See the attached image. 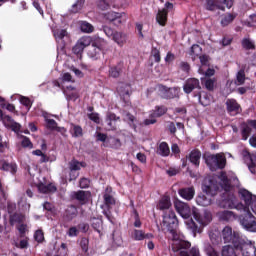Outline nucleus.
I'll use <instances>...</instances> for the list:
<instances>
[{
	"label": "nucleus",
	"instance_id": "12",
	"mask_svg": "<svg viewBox=\"0 0 256 256\" xmlns=\"http://www.w3.org/2000/svg\"><path fill=\"white\" fill-rule=\"evenodd\" d=\"M159 95L162 99H177L179 97V88H168L167 86L160 85L158 87Z\"/></svg>",
	"mask_w": 256,
	"mask_h": 256
},
{
	"label": "nucleus",
	"instance_id": "59",
	"mask_svg": "<svg viewBox=\"0 0 256 256\" xmlns=\"http://www.w3.org/2000/svg\"><path fill=\"white\" fill-rule=\"evenodd\" d=\"M21 145L24 148L28 147L29 149H33V143L31 142V139H29V137H27V136H23Z\"/></svg>",
	"mask_w": 256,
	"mask_h": 256
},
{
	"label": "nucleus",
	"instance_id": "26",
	"mask_svg": "<svg viewBox=\"0 0 256 256\" xmlns=\"http://www.w3.org/2000/svg\"><path fill=\"white\" fill-rule=\"evenodd\" d=\"M239 196L241 201H244L243 206L248 207L255 195H253V193H251L249 190L242 188L239 190Z\"/></svg>",
	"mask_w": 256,
	"mask_h": 256
},
{
	"label": "nucleus",
	"instance_id": "21",
	"mask_svg": "<svg viewBox=\"0 0 256 256\" xmlns=\"http://www.w3.org/2000/svg\"><path fill=\"white\" fill-rule=\"evenodd\" d=\"M104 207H111L115 205V197H113V188L107 186L103 194Z\"/></svg>",
	"mask_w": 256,
	"mask_h": 256
},
{
	"label": "nucleus",
	"instance_id": "35",
	"mask_svg": "<svg viewBox=\"0 0 256 256\" xmlns=\"http://www.w3.org/2000/svg\"><path fill=\"white\" fill-rule=\"evenodd\" d=\"M167 113V107L165 106H155L154 110L150 111L149 117H163Z\"/></svg>",
	"mask_w": 256,
	"mask_h": 256
},
{
	"label": "nucleus",
	"instance_id": "15",
	"mask_svg": "<svg viewBox=\"0 0 256 256\" xmlns=\"http://www.w3.org/2000/svg\"><path fill=\"white\" fill-rule=\"evenodd\" d=\"M73 82V77L71 76V73L66 72L61 75L60 78L53 80L52 85L53 87H57V89H61L62 91H65V85L63 83H71Z\"/></svg>",
	"mask_w": 256,
	"mask_h": 256
},
{
	"label": "nucleus",
	"instance_id": "50",
	"mask_svg": "<svg viewBox=\"0 0 256 256\" xmlns=\"http://www.w3.org/2000/svg\"><path fill=\"white\" fill-rule=\"evenodd\" d=\"M80 29L82 33H93V25H91L89 22H82Z\"/></svg>",
	"mask_w": 256,
	"mask_h": 256
},
{
	"label": "nucleus",
	"instance_id": "23",
	"mask_svg": "<svg viewBox=\"0 0 256 256\" xmlns=\"http://www.w3.org/2000/svg\"><path fill=\"white\" fill-rule=\"evenodd\" d=\"M186 157L194 167L201 165V151L194 149Z\"/></svg>",
	"mask_w": 256,
	"mask_h": 256
},
{
	"label": "nucleus",
	"instance_id": "9",
	"mask_svg": "<svg viewBox=\"0 0 256 256\" xmlns=\"http://www.w3.org/2000/svg\"><path fill=\"white\" fill-rule=\"evenodd\" d=\"M191 242L189 241H179L177 243V249L180 256H201V251L198 246H193L191 249ZM190 249L189 251H187Z\"/></svg>",
	"mask_w": 256,
	"mask_h": 256
},
{
	"label": "nucleus",
	"instance_id": "36",
	"mask_svg": "<svg viewBox=\"0 0 256 256\" xmlns=\"http://www.w3.org/2000/svg\"><path fill=\"white\" fill-rule=\"evenodd\" d=\"M220 221H233L235 220V213L229 210H223L218 213Z\"/></svg>",
	"mask_w": 256,
	"mask_h": 256
},
{
	"label": "nucleus",
	"instance_id": "18",
	"mask_svg": "<svg viewBox=\"0 0 256 256\" xmlns=\"http://www.w3.org/2000/svg\"><path fill=\"white\" fill-rule=\"evenodd\" d=\"M213 196L199 193L196 196V204L199 205V207H209L211 203H213Z\"/></svg>",
	"mask_w": 256,
	"mask_h": 256
},
{
	"label": "nucleus",
	"instance_id": "54",
	"mask_svg": "<svg viewBox=\"0 0 256 256\" xmlns=\"http://www.w3.org/2000/svg\"><path fill=\"white\" fill-rule=\"evenodd\" d=\"M81 163L77 160H72L69 162V171H80Z\"/></svg>",
	"mask_w": 256,
	"mask_h": 256
},
{
	"label": "nucleus",
	"instance_id": "51",
	"mask_svg": "<svg viewBox=\"0 0 256 256\" xmlns=\"http://www.w3.org/2000/svg\"><path fill=\"white\" fill-rule=\"evenodd\" d=\"M34 239L37 243H43L45 241V234L43 233V230H36L34 233Z\"/></svg>",
	"mask_w": 256,
	"mask_h": 256
},
{
	"label": "nucleus",
	"instance_id": "5",
	"mask_svg": "<svg viewBox=\"0 0 256 256\" xmlns=\"http://www.w3.org/2000/svg\"><path fill=\"white\" fill-rule=\"evenodd\" d=\"M163 225L167 228V231L170 233V235H172V238L174 239V241H177V239H179V236L177 235L179 220L177 219V215L175 214V211L170 210L164 213Z\"/></svg>",
	"mask_w": 256,
	"mask_h": 256
},
{
	"label": "nucleus",
	"instance_id": "13",
	"mask_svg": "<svg viewBox=\"0 0 256 256\" xmlns=\"http://www.w3.org/2000/svg\"><path fill=\"white\" fill-rule=\"evenodd\" d=\"M223 5L227 7V9H231L233 7V0H222ZM206 9L207 11H215L217 9H223L219 0H206Z\"/></svg>",
	"mask_w": 256,
	"mask_h": 256
},
{
	"label": "nucleus",
	"instance_id": "7",
	"mask_svg": "<svg viewBox=\"0 0 256 256\" xmlns=\"http://www.w3.org/2000/svg\"><path fill=\"white\" fill-rule=\"evenodd\" d=\"M205 163L210 171H218V169H225L227 165V158L223 154H209L204 157Z\"/></svg>",
	"mask_w": 256,
	"mask_h": 256
},
{
	"label": "nucleus",
	"instance_id": "44",
	"mask_svg": "<svg viewBox=\"0 0 256 256\" xmlns=\"http://www.w3.org/2000/svg\"><path fill=\"white\" fill-rule=\"evenodd\" d=\"M204 253H206L207 256H220L219 252L209 243L204 244Z\"/></svg>",
	"mask_w": 256,
	"mask_h": 256
},
{
	"label": "nucleus",
	"instance_id": "45",
	"mask_svg": "<svg viewBox=\"0 0 256 256\" xmlns=\"http://www.w3.org/2000/svg\"><path fill=\"white\" fill-rule=\"evenodd\" d=\"M203 53V48L199 46V44H194L190 48V56L191 57H199Z\"/></svg>",
	"mask_w": 256,
	"mask_h": 256
},
{
	"label": "nucleus",
	"instance_id": "63",
	"mask_svg": "<svg viewBox=\"0 0 256 256\" xmlns=\"http://www.w3.org/2000/svg\"><path fill=\"white\" fill-rule=\"evenodd\" d=\"M81 189H89V185H91V181L87 178H82L79 182Z\"/></svg>",
	"mask_w": 256,
	"mask_h": 256
},
{
	"label": "nucleus",
	"instance_id": "14",
	"mask_svg": "<svg viewBox=\"0 0 256 256\" xmlns=\"http://www.w3.org/2000/svg\"><path fill=\"white\" fill-rule=\"evenodd\" d=\"M195 89H198L200 91L201 89V82L197 78H188L184 85H183V91L186 95H191Z\"/></svg>",
	"mask_w": 256,
	"mask_h": 256
},
{
	"label": "nucleus",
	"instance_id": "57",
	"mask_svg": "<svg viewBox=\"0 0 256 256\" xmlns=\"http://www.w3.org/2000/svg\"><path fill=\"white\" fill-rule=\"evenodd\" d=\"M88 119H90V121H93V123H96V125H99V123H101V118L99 117V113L97 112L89 113Z\"/></svg>",
	"mask_w": 256,
	"mask_h": 256
},
{
	"label": "nucleus",
	"instance_id": "56",
	"mask_svg": "<svg viewBox=\"0 0 256 256\" xmlns=\"http://www.w3.org/2000/svg\"><path fill=\"white\" fill-rule=\"evenodd\" d=\"M20 103L21 105H24V107H26L27 111H29L31 109V106L33 105V103H31V100L25 96L20 97Z\"/></svg>",
	"mask_w": 256,
	"mask_h": 256
},
{
	"label": "nucleus",
	"instance_id": "33",
	"mask_svg": "<svg viewBox=\"0 0 256 256\" xmlns=\"http://www.w3.org/2000/svg\"><path fill=\"white\" fill-rule=\"evenodd\" d=\"M105 19L107 21H110L111 23H114L116 26L121 25V14L117 12H108L105 14Z\"/></svg>",
	"mask_w": 256,
	"mask_h": 256
},
{
	"label": "nucleus",
	"instance_id": "53",
	"mask_svg": "<svg viewBox=\"0 0 256 256\" xmlns=\"http://www.w3.org/2000/svg\"><path fill=\"white\" fill-rule=\"evenodd\" d=\"M151 56L153 57L155 63H161V51L156 47L152 48Z\"/></svg>",
	"mask_w": 256,
	"mask_h": 256
},
{
	"label": "nucleus",
	"instance_id": "62",
	"mask_svg": "<svg viewBox=\"0 0 256 256\" xmlns=\"http://www.w3.org/2000/svg\"><path fill=\"white\" fill-rule=\"evenodd\" d=\"M16 229L19 232V234L21 235V237H24V235L27 233V224L20 223L16 227Z\"/></svg>",
	"mask_w": 256,
	"mask_h": 256
},
{
	"label": "nucleus",
	"instance_id": "3",
	"mask_svg": "<svg viewBox=\"0 0 256 256\" xmlns=\"http://www.w3.org/2000/svg\"><path fill=\"white\" fill-rule=\"evenodd\" d=\"M224 243H232L236 251H240L242 256H256L255 244L247 237L240 236L238 232L233 231L231 226H225L222 230Z\"/></svg>",
	"mask_w": 256,
	"mask_h": 256
},
{
	"label": "nucleus",
	"instance_id": "52",
	"mask_svg": "<svg viewBox=\"0 0 256 256\" xmlns=\"http://www.w3.org/2000/svg\"><path fill=\"white\" fill-rule=\"evenodd\" d=\"M236 83L238 85H244L245 84V70H239L236 74Z\"/></svg>",
	"mask_w": 256,
	"mask_h": 256
},
{
	"label": "nucleus",
	"instance_id": "34",
	"mask_svg": "<svg viewBox=\"0 0 256 256\" xmlns=\"http://www.w3.org/2000/svg\"><path fill=\"white\" fill-rule=\"evenodd\" d=\"M112 39L115 43H117V45H119V47H123V45L127 43V35L122 32L115 31Z\"/></svg>",
	"mask_w": 256,
	"mask_h": 256
},
{
	"label": "nucleus",
	"instance_id": "43",
	"mask_svg": "<svg viewBox=\"0 0 256 256\" xmlns=\"http://www.w3.org/2000/svg\"><path fill=\"white\" fill-rule=\"evenodd\" d=\"M77 207L75 205H71L66 209V217L71 221L77 217Z\"/></svg>",
	"mask_w": 256,
	"mask_h": 256
},
{
	"label": "nucleus",
	"instance_id": "10",
	"mask_svg": "<svg viewBox=\"0 0 256 256\" xmlns=\"http://www.w3.org/2000/svg\"><path fill=\"white\" fill-rule=\"evenodd\" d=\"M173 10V3L166 2L164 4V8L159 9L156 14V23L161 27H165L167 25V17L169 15V11Z\"/></svg>",
	"mask_w": 256,
	"mask_h": 256
},
{
	"label": "nucleus",
	"instance_id": "30",
	"mask_svg": "<svg viewBox=\"0 0 256 256\" xmlns=\"http://www.w3.org/2000/svg\"><path fill=\"white\" fill-rule=\"evenodd\" d=\"M24 221H25V215H23L22 213L15 212L9 215V223L11 227L16 225V223H18V225L21 223H24Z\"/></svg>",
	"mask_w": 256,
	"mask_h": 256
},
{
	"label": "nucleus",
	"instance_id": "19",
	"mask_svg": "<svg viewBox=\"0 0 256 256\" xmlns=\"http://www.w3.org/2000/svg\"><path fill=\"white\" fill-rule=\"evenodd\" d=\"M4 126L6 129H11L14 133L21 131V124L17 123L11 116L4 117Z\"/></svg>",
	"mask_w": 256,
	"mask_h": 256
},
{
	"label": "nucleus",
	"instance_id": "28",
	"mask_svg": "<svg viewBox=\"0 0 256 256\" xmlns=\"http://www.w3.org/2000/svg\"><path fill=\"white\" fill-rule=\"evenodd\" d=\"M39 193H44L47 195L48 193H55L57 191V186L50 184H44L43 182H40L37 185Z\"/></svg>",
	"mask_w": 256,
	"mask_h": 256
},
{
	"label": "nucleus",
	"instance_id": "60",
	"mask_svg": "<svg viewBox=\"0 0 256 256\" xmlns=\"http://www.w3.org/2000/svg\"><path fill=\"white\" fill-rule=\"evenodd\" d=\"M66 235H68V237H77V235H79V229H77L75 226H72L68 229Z\"/></svg>",
	"mask_w": 256,
	"mask_h": 256
},
{
	"label": "nucleus",
	"instance_id": "4",
	"mask_svg": "<svg viewBox=\"0 0 256 256\" xmlns=\"http://www.w3.org/2000/svg\"><path fill=\"white\" fill-rule=\"evenodd\" d=\"M243 211L246 215L240 217V225L248 231L249 233H256V217L251 213V211L256 215V195L250 200L248 207H243Z\"/></svg>",
	"mask_w": 256,
	"mask_h": 256
},
{
	"label": "nucleus",
	"instance_id": "6",
	"mask_svg": "<svg viewBox=\"0 0 256 256\" xmlns=\"http://www.w3.org/2000/svg\"><path fill=\"white\" fill-rule=\"evenodd\" d=\"M232 191L233 187L228 191H224L219 205L220 207H222V209H237L238 211H241V209H243V207L245 206L243 205V203H239L237 197L235 196V194H233Z\"/></svg>",
	"mask_w": 256,
	"mask_h": 256
},
{
	"label": "nucleus",
	"instance_id": "8",
	"mask_svg": "<svg viewBox=\"0 0 256 256\" xmlns=\"http://www.w3.org/2000/svg\"><path fill=\"white\" fill-rule=\"evenodd\" d=\"M105 49H107V41L97 40L89 44L87 55L92 61H97V59H101V55H105Z\"/></svg>",
	"mask_w": 256,
	"mask_h": 256
},
{
	"label": "nucleus",
	"instance_id": "38",
	"mask_svg": "<svg viewBox=\"0 0 256 256\" xmlns=\"http://www.w3.org/2000/svg\"><path fill=\"white\" fill-rule=\"evenodd\" d=\"M241 129V135H242V140L247 141L249 139V136L251 135V126L247 123H242L240 126Z\"/></svg>",
	"mask_w": 256,
	"mask_h": 256
},
{
	"label": "nucleus",
	"instance_id": "64",
	"mask_svg": "<svg viewBox=\"0 0 256 256\" xmlns=\"http://www.w3.org/2000/svg\"><path fill=\"white\" fill-rule=\"evenodd\" d=\"M103 33H105L106 36L111 38V37H113V35H115V30H113L109 26H103Z\"/></svg>",
	"mask_w": 256,
	"mask_h": 256
},
{
	"label": "nucleus",
	"instance_id": "25",
	"mask_svg": "<svg viewBox=\"0 0 256 256\" xmlns=\"http://www.w3.org/2000/svg\"><path fill=\"white\" fill-rule=\"evenodd\" d=\"M117 91L121 99L125 101V99H127L131 95V85L127 83H120L117 87Z\"/></svg>",
	"mask_w": 256,
	"mask_h": 256
},
{
	"label": "nucleus",
	"instance_id": "48",
	"mask_svg": "<svg viewBox=\"0 0 256 256\" xmlns=\"http://www.w3.org/2000/svg\"><path fill=\"white\" fill-rule=\"evenodd\" d=\"M132 239H134V241H143L145 239V232L135 229L132 234Z\"/></svg>",
	"mask_w": 256,
	"mask_h": 256
},
{
	"label": "nucleus",
	"instance_id": "27",
	"mask_svg": "<svg viewBox=\"0 0 256 256\" xmlns=\"http://www.w3.org/2000/svg\"><path fill=\"white\" fill-rule=\"evenodd\" d=\"M89 192L78 190L74 191L71 194L72 199H76L79 203L85 204L86 201H89Z\"/></svg>",
	"mask_w": 256,
	"mask_h": 256
},
{
	"label": "nucleus",
	"instance_id": "22",
	"mask_svg": "<svg viewBox=\"0 0 256 256\" xmlns=\"http://www.w3.org/2000/svg\"><path fill=\"white\" fill-rule=\"evenodd\" d=\"M178 195H180L182 199H185V201H191L193 197H195V188L193 186L180 188Z\"/></svg>",
	"mask_w": 256,
	"mask_h": 256
},
{
	"label": "nucleus",
	"instance_id": "2",
	"mask_svg": "<svg viewBox=\"0 0 256 256\" xmlns=\"http://www.w3.org/2000/svg\"><path fill=\"white\" fill-rule=\"evenodd\" d=\"M220 182H217L215 178H205L202 183L203 193L215 197L218 191H230L232 187H239V178L234 174L229 175L225 172H221L218 176Z\"/></svg>",
	"mask_w": 256,
	"mask_h": 256
},
{
	"label": "nucleus",
	"instance_id": "37",
	"mask_svg": "<svg viewBox=\"0 0 256 256\" xmlns=\"http://www.w3.org/2000/svg\"><path fill=\"white\" fill-rule=\"evenodd\" d=\"M124 121H126L129 125V127H131V129H134L135 131H137V118L135 116H133V114L131 113H126V116L124 118Z\"/></svg>",
	"mask_w": 256,
	"mask_h": 256
},
{
	"label": "nucleus",
	"instance_id": "31",
	"mask_svg": "<svg viewBox=\"0 0 256 256\" xmlns=\"http://www.w3.org/2000/svg\"><path fill=\"white\" fill-rule=\"evenodd\" d=\"M171 208V198L169 196H163L158 204H157V209L159 211H167V209Z\"/></svg>",
	"mask_w": 256,
	"mask_h": 256
},
{
	"label": "nucleus",
	"instance_id": "42",
	"mask_svg": "<svg viewBox=\"0 0 256 256\" xmlns=\"http://www.w3.org/2000/svg\"><path fill=\"white\" fill-rule=\"evenodd\" d=\"M222 256H238L237 252H235V247L231 245L223 246L222 248Z\"/></svg>",
	"mask_w": 256,
	"mask_h": 256
},
{
	"label": "nucleus",
	"instance_id": "40",
	"mask_svg": "<svg viewBox=\"0 0 256 256\" xmlns=\"http://www.w3.org/2000/svg\"><path fill=\"white\" fill-rule=\"evenodd\" d=\"M241 45L246 51H253L255 49V42H253V40L250 38H243Z\"/></svg>",
	"mask_w": 256,
	"mask_h": 256
},
{
	"label": "nucleus",
	"instance_id": "20",
	"mask_svg": "<svg viewBox=\"0 0 256 256\" xmlns=\"http://www.w3.org/2000/svg\"><path fill=\"white\" fill-rule=\"evenodd\" d=\"M225 105L229 113H235V115H237L241 112V105L237 102L236 99H227Z\"/></svg>",
	"mask_w": 256,
	"mask_h": 256
},
{
	"label": "nucleus",
	"instance_id": "24",
	"mask_svg": "<svg viewBox=\"0 0 256 256\" xmlns=\"http://www.w3.org/2000/svg\"><path fill=\"white\" fill-rule=\"evenodd\" d=\"M117 0H97V7L101 9V11H107V9H111V5L115 3ZM130 0H122L123 5H129Z\"/></svg>",
	"mask_w": 256,
	"mask_h": 256
},
{
	"label": "nucleus",
	"instance_id": "58",
	"mask_svg": "<svg viewBox=\"0 0 256 256\" xmlns=\"http://www.w3.org/2000/svg\"><path fill=\"white\" fill-rule=\"evenodd\" d=\"M57 121L55 119H50L46 121V128L49 129V131H55L57 129Z\"/></svg>",
	"mask_w": 256,
	"mask_h": 256
},
{
	"label": "nucleus",
	"instance_id": "41",
	"mask_svg": "<svg viewBox=\"0 0 256 256\" xmlns=\"http://www.w3.org/2000/svg\"><path fill=\"white\" fill-rule=\"evenodd\" d=\"M70 133L75 139L83 137V128L80 125L72 124V129L70 130Z\"/></svg>",
	"mask_w": 256,
	"mask_h": 256
},
{
	"label": "nucleus",
	"instance_id": "29",
	"mask_svg": "<svg viewBox=\"0 0 256 256\" xmlns=\"http://www.w3.org/2000/svg\"><path fill=\"white\" fill-rule=\"evenodd\" d=\"M122 71H123V64L121 62H119L115 66H110L108 71L109 77H112L113 79H118Z\"/></svg>",
	"mask_w": 256,
	"mask_h": 256
},
{
	"label": "nucleus",
	"instance_id": "46",
	"mask_svg": "<svg viewBox=\"0 0 256 256\" xmlns=\"http://www.w3.org/2000/svg\"><path fill=\"white\" fill-rule=\"evenodd\" d=\"M235 21V15L229 13L225 15L221 20L222 27H227V25H231Z\"/></svg>",
	"mask_w": 256,
	"mask_h": 256
},
{
	"label": "nucleus",
	"instance_id": "1",
	"mask_svg": "<svg viewBox=\"0 0 256 256\" xmlns=\"http://www.w3.org/2000/svg\"><path fill=\"white\" fill-rule=\"evenodd\" d=\"M174 207L177 211V213L182 217V219H190V217H193L188 222V229L192 232L193 237H197V233H201V228H199V225L201 227H207V224L213 220V217L211 216V212L204 211L203 214L199 212V209L189 207V204L177 200L174 203ZM196 221V223H195ZM197 223L199 225H197Z\"/></svg>",
	"mask_w": 256,
	"mask_h": 256
},
{
	"label": "nucleus",
	"instance_id": "39",
	"mask_svg": "<svg viewBox=\"0 0 256 256\" xmlns=\"http://www.w3.org/2000/svg\"><path fill=\"white\" fill-rule=\"evenodd\" d=\"M158 153L161 157H169V153H171L169 144H167V142H161L158 148Z\"/></svg>",
	"mask_w": 256,
	"mask_h": 256
},
{
	"label": "nucleus",
	"instance_id": "11",
	"mask_svg": "<svg viewBox=\"0 0 256 256\" xmlns=\"http://www.w3.org/2000/svg\"><path fill=\"white\" fill-rule=\"evenodd\" d=\"M91 45V39L89 37H82L80 38L75 46L72 48L74 55H77L78 59L83 57V51H85L86 47Z\"/></svg>",
	"mask_w": 256,
	"mask_h": 256
},
{
	"label": "nucleus",
	"instance_id": "16",
	"mask_svg": "<svg viewBox=\"0 0 256 256\" xmlns=\"http://www.w3.org/2000/svg\"><path fill=\"white\" fill-rule=\"evenodd\" d=\"M53 36L56 39V43L60 45V47H65V39H67L69 33L65 29H53Z\"/></svg>",
	"mask_w": 256,
	"mask_h": 256
},
{
	"label": "nucleus",
	"instance_id": "47",
	"mask_svg": "<svg viewBox=\"0 0 256 256\" xmlns=\"http://www.w3.org/2000/svg\"><path fill=\"white\" fill-rule=\"evenodd\" d=\"M83 5H85V0H77L76 3L72 5L70 13H79V11L83 9Z\"/></svg>",
	"mask_w": 256,
	"mask_h": 256
},
{
	"label": "nucleus",
	"instance_id": "17",
	"mask_svg": "<svg viewBox=\"0 0 256 256\" xmlns=\"http://www.w3.org/2000/svg\"><path fill=\"white\" fill-rule=\"evenodd\" d=\"M194 97L198 99V102L200 103V105H202V107H209V105H211V101L213 100L211 94L205 91L194 94Z\"/></svg>",
	"mask_w": 256,
	"mask_h": 256
},
{
	"label": "nucleus",
	"instance_id": "61",
	"mask_svg": "<svg viewBox=\"0 0 256 256\" xmlns=\"http://www.w3.org/2000/svg\"><path fill=\"white\" fill-rule=\"evenodd\" d=\"M64 95L66 96L67 101H75L76 99H79V95L77 93H67V91L63 90Z\"/></svg>",
	"mask_w": 256,
	"mask_h": 256
},
{
	"label": "nucleus",
	"instance_id": "32",
	"mask_svg": "<svg viewBox=\"0 0 256 256\" xmlns=\"http://www.w3.org/2000/svg\"><path fill=\"white\" fill-rule=\"evenodd\" d=\"M17 163L15 162H9L7 160L4 161V166L2 168V171L5 173H10L11 175H16L17 174Z\"/></svg>",
	"mask_w": 256,
	"mask_h": 256
},
{
	"label": "nucleus",
	"instance_id": "49",
	"mask_svg": "<svg viewBox=\"0 0 256 256\" xmlns=\"http://www.w3.org/2000/svg\"><path fill=\"white\" fill-rule=\"evenodd\" d=\"M103 227V221L101 219H92V228L96 230L97 233H101V228Z\"/></svg>",
	"mask_w": 256,
	"mask_h": 256
},
{
	"label": "nucleus",
	"instance_id": "55",
	"mask_svg": "<svg viewBox=\"0 0 256 256\" xmlns=\"http://www.w3.org/2000/svg\"><path fill=\"white\" fill-rule=\"evenodd\" d=\"M102 209V213L106 217V219H108L110 223H113V214L111 213V207L104 206Z\"/></svg>",
	"mask_w": 256,
	"mask_h": 256
}]
</instances>
